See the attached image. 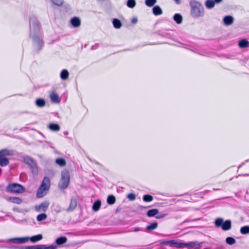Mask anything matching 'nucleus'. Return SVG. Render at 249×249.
Instances as JSON below:
<instances>
[{
    "mask_svg": "<svg viewBox=\"0 0 249 249\" xmlns=\"http://www.w3.org/2000/svg\"><path fill=\"white\" fill-rule=\"evenodd\" d=\"M34 45L37 51H39L43 47L44 42L41 39V34L40 32L39 25L35 17L30 18V32Z\"/></svg>",
    "mask_w": 249,
    "mask_h": 249,
    "instance_id": "obj_1",
    "label": "nucleus"
},
{
    "mask_svg": "<svg viewBox=\"0 0 249 249\" xmlns=\"http://www.w3.org/2000/svg\"><path fill=\"white\" fill-rule=\"evenodd\" d=\"M43 238L42 234H37L32 237H15L6 240H0V243H12L16 244H23L29 240L32 243L37 242Z\"/></svg>",
    "mask_w": 249,
    "mask_h": 249,
    "instance_id": "obj_2",
    "label": "nucleus"
},
{
    "mask_svg": "<svg viewBox=\"0 0 249 249\" xmlns=\"http://www.w3.org/2000/svg\"><path fill=\"white\" fill-rule=\"evenodd\" d=\"M190 15L195 18L202 17L204 15V8L202 4L196 0H191L189 2Z\"/></svg>",
    "mask_w": 249,
    "mask_h": 249,
    "instance_id": "obj_3",
    "label": "nucleus"
},
{
    "mask_svg": "<svg viewBox=\"0 0 249 249\" xmlns=\"http://www.w3.org/2000/svg\"><path fill=\"white\" fill-rule=\"evenodd\" d=\"M50 187V180L48 177L43 178L41 184L37 191L36 196L38 198H41L44 195V191H48Z\"/></svg>",
    "mask_w": 249,
    "mask_h": 249,
    "instance_id": "obj_4",
    "label": "nucleus"
},
{
    "mask_svg": "<svg viewBox=\"0 0 249 249\" xmlns=\"http://www.w3.org/2000/svg\"><path fill=\"white\" fill-rule=\"evenodd\" d=\"M70 182V173L67 170L61 172V178L59 182V187L61 189L67 188Z\"/></svg>",
    "mask_w": 249,
    "mask_h": 249,
    "instance_id": "obj_5",
    "label": "nucleus"
},
{
    "mask_svg": "<svg viewBox=\"0 0 249 249\" xmlns=\"http://www.w3.org/2000/svg\"><path fill=\"white\" fill-rule=\"evenodd\" d=\"M6 191L11 193L21 194L25 192V188L19 184L14 183L10 184L7 186Z\"/></svg>",
    "mask_w": 249,
    "mask_h": 249,
    "instance_id": "obj_6",
    "label": "nucleus"
},
{
    "mask_svg": "<svg viewBox=\"0 0 249 249\" xmlns=\"http://www.w3.org/2000/svg\"><path fill=\"white\" fill-rule=\"evenodd\" d=\"M215 225L217 227H221L223 231H228L231 229V222L230 220L224 221L222 218H218L214 222Z\"/></svg>",
    "mask_w": 249,
    "mask_h": 249,
    "instance_id": "obj_7",
    "label": "nucleus"
},
{
    "mask_svg": "<svg viewBox=\"0 0 249 249\" xmlns=\"http://www.w3.org/2000/svg\"><path fill=\"white\" fill-rule=\"evenodd\" d=\"M23 159L24 162L30 166L32 173L33 174H36L38 172V168L35 160L28 156L23 157Z\"/></svg>",
    "mask_w": 249,
    "mask_h": 249,
    "instance_id": "obj_8",
    "label": "nucleus"
},
{
    "mask_svg": "<svg viewBox=\"0 0 249 249\" xmlns=\"http://www.w3.org/2000/svg\"><path fill=\"white\" fill-rule=\"evenodd\" d=\"M203 242H199L197 241H191L184 243V248L199 249L202 247Z\"/></svg>",
    "mask_w": 249,
    "mask_h": 249,
    "instance_id": "obj_9",
    "label": "nucleus"
},
{
    "mask_svg": "<svg viewBox=\"0 0 249 249\" xmlns=\"http://www.w3.org/2000/svg\"><path fill=\"white\" fill-rule=\"evenodd\" d=\"M49 203L48 202H44L39 205L35 206V210L37 212H45L49 207Z\"/></svg>",
    "mask_w": 249,
    "mask_h": 249,
    "instance_id": "obj_10",
    "label": "nucleus"
},
{
    "mask_svg": "<svg viewBox=\"0 0 249 249\" xmlns=\"http://www.w3.org/2000/svg\"><path fill=\"white\" fill-rule=\"evenodd\" d=\"M170 247L177 248H184V243L178 242L176 240H172L170 242Z\"/></svg>",
    "mask_w": 249,
    "mask_h": 249,
    "instance_id": "obj_11",
    "label": "nucleus"
},
{
    "mask_svg": "<svg viewBox=\"0 0 249 249\" xmlns=\"http://www.w3.org/2000/svg\"><path fill=\"white\" fill-rule=\"evenodd\" d=\"M71 23L73 27L77 28L81 25V20L79 18L75 17L71 18Z\"/></svg>",
    "mask_w": 249,
    "mask_h": 249,
    "instance_id": "obj_12",
    "label": "nucleus"
},
{
    "mask_svg": "<svg viewBox=\"0 0 249 249\" xmlns=\"http://www.w3.org/2000/svg\"><path fill=\"white\" fill-rule=\"evenodd\" d=\"M67 238L65 236H60L55 239V243L57 246H60L67 242Z\"/></svg>",
    "mask_w": 249,
    "mask_h": 249,
    "instance_id": "obj_13",
    "label": "nucleus"
},
{
    "mask_svg": "<svg viewBox=\"0 0 249 249\" xmlns=\"http://www.w3.org/2000/svg\"><path fill=\"white\" fill-rule=\"evenodd\" d=\"M77 206L76 200L75 198H71L69 207L67 209V212H70L73 211Z\"/></svg>",
    "mask_w": 249,
    "mask_h": 249,
    "instance_id": "obj_14",
    "label": "nucleus"
},
{
    "mask_svg": "<svg viewBox=\"0 0 249 249\" xmlns=\"http://www.w3.org/2000/svg\"><path fill=\"white\" fill-rule=\"evenodd\" d=\"M233 18L231 16H226L223 18L224 23L226 26L231 25L233 22Z\"/></svg>",
    "mask_w": 249,
    "mask_h": 249,
    "instance_id": "obj_15",
    "label": "nucleus"
},
{
    "mask_svg": "<svg viewBox=\"0 0 249 249\" xmlns=\"http://www.w3.org/2000/svg\"><path fill=\"white\" fill-rule=\"evenodd\" d=\"M14 151L13 150L4 149L0 150V158L4 157L7 156H12L13 155Z\"/></svg>",
    "mask_w": 249,
    "mask_h": 249,
    "instance_id": "obj_16",
    "label": "nucleus"
},
{
    "mask_svg": "<svg viewBox=\"0 0 249 249\" xmlns=\"http://www.w3.org/2000/svg\"><path fill=\"white\" fill-rule=\"evenodd\" d=\"M50 97L53 103H59L60 102L58 95L54 92H53L50 94Z\"/></svg>",
    "mask_w": 249,
    "mask_h": 249,
    "instance_id": "obj_17",
    "label": "nucleus"
},
{
    "mask_svg": "<svg viewBox=\"0 0 249 249\" xmlns=\"http://www.w3.org/2000/svg\"><path fill=\"white\" fill-rule=\"evenodd\" d=\"M36 105L38 107H43L46 105V102L42 98H38L35 101Z\"/></svg>",
    "mask_w": 249,
    "mask_h": 249,
    "instance_id": "obj_18",
    "label": "nucleus"
},
{
    "mask_svg": "<svg viewBox=\"0 0 249 249\" xmlns=\"http://www.w3.org/2000/svg\"><path fill=\"white\" fill-rule=\"evenodd\" d=\"M152 11L153 14L155 16L160 15L162 14L161 9L158 5L155 6L152 9Z\"/></svg>",
    "mask_w": 249,
    "mask_h": 249,
    "instance_id": "obj_19",
    "label": "nucleus"
},
{
    "mask_svg": "<svg viewBox=\"0 0 249 249\" xmlns=\"http://www.w3.org/2000/svg\"><path fill=\"white\" fill-rule=\"evenodd\" d=\"M174 20L178 24H180L182 22V16L180 14H175L173 17Z\"/></svg>",
    "mask_w": 249,
    "mask_h": 249,
    "instance_id": "obj_20",
    "label": "nucleus"
},
{
    "mask_svg": "<svg viewBox=\"0 0 249 249\" xmlns=\"http://www.w3.org/2000/svg\"><path fill=\"white\" fill-rule=\"evenodd\" d=\"M7 200L17 204H19L22 202V199L18 197H10L7 198Z\"/></svg>",
    "mask_w": 249,
    "mask_h": 249,
    "instance_id": "obj_21",
    "label": "nucleus"
},
{
    "mask_svg": "<svg viewBox=\"0 0 249 249\" xmlns=\"http://www.w3.org/2000/svg\"><path fill=\"white\" fill-rule=\"evenodd\" d=\"M205 5L208 9H211L214 7L215 3L213 0H206Z\"/></svg>",
    "mask_w": 249,
    "mask_h": 249,
    "instance_id": "obj_22",
    "label": "nucleus"
},
{
    "mask_svg": "<svg viewBox=\"0 0 249 249\" xmlns=\"http://www.w3.org/2000/svg\"><path fill=\"white\" fill-rule=\"evenodd\" d=\"M48 128L53 131H58L60 130V126L59 125L55 123H51L48 125Z\"/></svg>",
    "mask_w": 249,
    "mask_h": 249,
    "instance_id": "obj_23",
    "label": "nucleus"
},
{
    "mask_svg": "<svg viewBox=\"0 0 249 249\" xmlns=\"http://www.w3.org/2000/svg\"><path fill=\"white\" fill-rule=\"evenodd\" d=\"M159 213V210L157 209H151L147 212V215L148 217L156 216Z\"/></svg>",
    "mask_w": 249,
    "mask_h": 249,
    "instance_id": "obj_24",
    "label": "nucleus"
},
{
    "mask_svg": "<svg viewBox=\"0 0 249 249\" xmlns=\"http://www.w3.org/2000/svg\"><path fill=\"white\" fill-rule=\"evenodd\" d=\"M69 75V72L66 69L63 70L60 73V78L64 80H66L68 78Z\"/></svg>",
    "mask_w": 249,
    "mask_h": 249,
    "instance_id": "obj_25",
    "label": "nucleus"
},
{
    "mask_svg": "<svg viewBox=\"0 0 249 249\" xmlns=\"http://www.w3.org/2000/svg\"><path fill=\"white\" fill-rule=\"evenodd\" d=\"M249 42L247 39H242L239 42V46L241 48H245L248 47Z\"/></svg>",
    "mask_w": 249,
    "mask_h": 249,
    "instance_id": "obj_26",
    "label": "nucleus"
},
{
    "mask_svg": "<svg viewBox=\"0 0 249 249\" xmlns=\"http://www.w3.org/2000/svg\"><path fill=\"white\" fill-rule=\"evenodd\" d=\"M101 201L98 200L96 201L93 204L92 210L94 211H97L99 210L101 206Z\"/></svg>",
    "mask_w": 249,
    "mask_h": 249,
    "instance_id": "obj_27",
    "label": "nucleus"
},
{
    "mask_svg": "<svg viewBox=\"0 0 249 249\" xmlns=\"http://www.w3.org/2000/svg\"><path fill=\"white\" fill-rule=\"evenodd\" d=\"M9 164V160L5 157L0 158V165L1 166H5Z\"/></svg>",
    "mask_w": 249,
    "mask_h": 249,
    "instance_id": "obj_28",
    "label": "nucleus"
},
{
    "mask_svg": "<svg viewBox=\"0 0 249 249\" xmlns=\"http://www.w3.org/2000/svg\"><path fill=\"white\" fill-rule=\"evenodd\" d=\"M112 23L113 26L116 29H119L122 26V23L121 21L117 18L114 19L113 20Z\"/></svg>",
    "mask_w": 249,
    "mask_h": 249,
    "instance_id": "obj_29",
    "label": "nucleus"
},
{
    "mask_svg": "<svg viewBox=\"0 0 249 249\" xmlns=\"http://www.w3.org/2000/svg\"><path fill=\"white\" fill-rule=\"evenodd\" d=\"M55 162L61 167L64 166L66 165V161L63 158H58L56 159Z\"/></svg>",
    "mask_w": 249,
    "mask_h": 249,
    "instance_id": "obj_30",
    "label": "nucleus"
},
{
    "mask_svg": "<svg viewBox=\"0 0 249 249\" xmlns=\"http://www.w3.org/2000/svg\"><path fill=\"white\" fill-rule=\"evenodd\" d=\"M115 201L116 199L114 196L110 195L107 197V202L108 204L112 205L115 202Z\"/></svg>",
    "mask_w": 249,
    "mask_h": 249,
    "instance_id": "obj_31",
    "label": "nucleus"
},
{
    "mask_svg": "<svg viewBox=\"0 0 249 249\" xmlns=\"http://www.w3.org/2000/svg\"><path fill=\"white\" fill-rule=\"evenodd\" d=\"M158 227V223L156 222H153L146 227L148 231H151L156 229Z\"/></svg>",
    "mask_w": 249,
    "mask_h": 249,
    "instance_id": "obj_32",
    "label": "nucleus"
},
{
    "mask_svg": "<svg viewBox=\"0 0 249 249\" xmlns=\"http://www.w3.org/2000/svg\"><path fill=\"white\" fill-rule=\"evenodd\" d=\"M142 199L145 202H151L153 200V196L150 195H145L143 196Z\"/></svg>",
    "mask_w": 249,
    "mask_h": 249,
    "instance_id": "obj_33",
    "label": "nucleus"
},
{
    "mask_svg": "<svg viewBox=\"0 0 249 249\" xmlns=\"http://www.w3.org/2000/svg\"><path fill=\"white\" fill-rule=\"evenodd\" d=\"M226 242L228 244L232 245L236 243V240L231 237H228L226 238Z\"/></svg>",
    "mask_w": 249,
    "mask_h": 249,
    "instance_id": "obj_34",
    "label": "nucleus"
},
{
    "mask_svg": "<svg viewBox=\"0 0 249 249\" xmlns=\"http://www.w3.org/2000/svg\"><path fill=\"white\" fill-rule=\"evenodd\" d=\"M136 4V3L135 0H128L126 3L127 7L130 8H134Z\"/></svg>",
    "mask_w": 249,
    "mask_h": 249,
    "instance_id": "obj_35",
    "label": "nucleus"
},
{
    "mask_svg": "<svg viewBox=\"0 0 249 249\" xmlns=\"http://www.w3.org/2000/svg\"><path fill=\"white\" fill-rule=\"evenodd\" d=\"M157 2V0H145V3L148 7L153 6Z\"/></svg>",
    "mask_w": 249,
    "mask_h": 249,
    "instance_id": "obj_36",
    "label": "nucleus"
},
{
    "mask_svg": "<svg viewBox=\"0 0 249 249\" xmlns=\"http://www.w3.org/2000/svg\"><path fill=\"white\" fill-rule=\"evenodd\" d=\"M41 249H56L57 248V246L55 244H52L47 246L44 245H41Z\"/></svg>",
    "mask_w": 249,
    "mask_h": 249,
    "instance_id": "obj_37",
    "label": "nucleus"
},
{
    "mask_svg": "<svg viewBox=\"0 0 249 249\" xmlns=\"http://www.w3.org/2000/svg\"><path fill=\"white\" fill-rule=\"evenodd\" d=\"M240 232L243 234L249 233V226H246L242 227L240 229Z\"/></svg>",
    "mask_w": 249,
    "mask_h": 249,
    "instance_id": "obj_38",
    "label": "nucleus"
},
{
    "mask_svg": "<svg viewBox=\"0 0 249 249\" xmlns=\"http://www.w3.org/2000/svg\"><path fill=\"white\" fill-rule=\"evenodd\" d=\"M47 217V216L45 213H41L37 216L36 219L38 221H41L46 219Z\"/></svg>",
    "mask_w": 249,
    "mask_h": 249,
    "instance_id": "obj_39",
    "label": "nucleus"
},
{
    "mask_svg": "<svg viewBox=\"0 0 249 249\" xmlns=\"http://www.w3.org/2000/svg\"><path fill=\"white\" fill-rule=\"evenodd\" d=\"M25 249H41V245L26 246Z\"/></svg>",
    "mask_w": 249,
    "mask_h": 249,
    "instance_id": "obj_40",
    "label": "nucleus"
},
{
    "mask_svg": "<svg viewBox=\"0 0 249 249\" xmlns=\"http://www.w3.org/2000/svg\"><path fill=\"white\" fill-rule=\"evenodd\" d=\"M136 195L134 193H130L127 195V198L131 201H133L136 199Z\"/></svg>",
    "mask_w": 249,
    "mask_h": 249,
    "instance_id": "obj_41",
    "label": "nucleus"
},
{
    "mask_svg": "<svg viewBox=\"0 0 249 249\" xmlns=\"http://www.w3.org/2000/svg\"><path fill=\"white\" fill-rule=\"evenodd\" d=\"M167 215V213H160L158 215H157L155 216V217H156V218L159 219L163 218L165 217V216H166Z\"/></svg>",
    "mask_w": 249,
    "mask_h": 249,
    "instance_id": "obj_42",
    "label": "nucleus"
},
{
    "mask_svg": "<svg viewBox=\"0 0 249 249\" xmlns=\"http://www.w3.org/2000/svg\"><path fill=\"white\" fill-rule=\"evenodd\" d=\"M170 242L171 240H164L162 242V244L170 246Z\"/></svg>",
    "mask_w": 249,
    "mask_h": 249,
    "instance_id": "obj_43",
    "label": "nucleus"
},
{
    "mask_svg": "<svg viewBox=\"0 0 249 249\" xmlns=\"http://www.w3.org/2000/svg\"><path fill=\"white\" fill-rule=\"evenodd\" d=\"M142 231V229H141L139 227H135L134 230H133V231L134 232H138V231Z\"/></svg>",
    "mask_w": 249,
    "mask_h": 249,
    "instance_id": "obj_44",
    "label": "nucleus"
},
{
    "mask_svg": "<svg viewBox=\"0 0 249 249\" xmlns=\"http://www.w3.org/2000/svg\"><path fill=\"white\" fill-rule=\"evenodd\" d=\"M137 21H138V19L136 18H134L131 20V23L133 24L136 23L137 22Z\"/></svg>",
    "mask_w": 249,
    "mask_h": 249,
    "instance_id": "obj_45",
    "label": "nucleus"
},
{
    "mask_svg": "<svg viewBox=\"0 0 249 249\" xmlns=\"http://www.w3.org/2000/svg\"><path fill=\"white\" fill-rule=\"evenodd\" d=\"M223 0H213L214 1L215 4H218L220 3Z\"/></svg>",
    "mask_w": 249,
    "mask_h": 249,
    "instance_id": "obj_46",
    "label": "nucleus"
},
{
    "mask_svg": "<svg viewBox=\"0 0 249 249\" xmlns=\"http://www.w3.org/2000/svg\"><path fill=\"white\" fill-rule=\"evenodd\" d=\"M174 1L176 2L177 4H181V0H174Z\"/></svg>",
    "mask_w": 249,
    "mask_h": 249,
    "instance_id": "obj_47",
    "label": "nucleus"
},
{
    "mask_svg": "<svg viewBox=\"0 0 249 249\" xmlns=\"http://www.w3.org/2000/svg\"><path fill=\"white\" fill-rule=\"evenodd\" d=\"M244 166V164H242L239 167V170H241Z\"/></svg>",
    "mask_w": 249,
    "mask_h": 249,
    "instance_id": "obj_48",
    "label": "nucleus"
},
{
    "mask_svg": "<svg viewBox=\"0 0 249 249\" xmlns=\"http://www.w3.org/2000/svg\"><path fill=\"white\" fill-rule=\"evenodd\" d=\"M0 247H5V246H2V245H0Z\"/></svg>",
    "mask_w": 249,
    "mask_h": 249,
    "instance_id": "obj_49",
    "label": "nucleus"
}]
</instances>
